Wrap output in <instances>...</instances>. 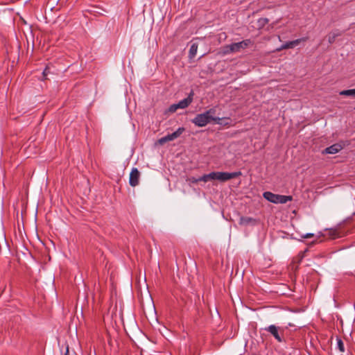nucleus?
<instances>
[{
	"instance_id": "1",
	"label": "nucleus",
	"mask_w": 355,
	"mask_h": 355,
	"mask_svg": "<svg viewBox=\"0 0 355 355\" xmlns=\"http://www.w3.org/2000/svg\"><path fill=\"white\" fill-rule=\"evenodd\" d=\"M254 42L250 39H246L239 42H235L223 47V53L225 54L239 53L245 49L253 46Z\"/></svg>"
},
{
	"instance_id": "2",
	"label": "nucleus",
	"mask_w": 355,
	"mask_h": 355,
	"mask_svg": "<svg viewBox=\"0 0 355 355\" xmlns=\"http://www.w3.org/2000/svg\"><path fill=\"white\" fill-rule=\"evenodd\" d=\"M241 173H227V172H212L213 180H217L220 182H225L239 175Z\"/></svg>"
},
{
	"instance_id": "3",
	"label": "nucleus",
	"mask_w": 355,
	"mask_h": 355,
	"mask_svg": "<svg viewBox=\"0 0 355 355\" xmlns=\"http://www.w3.org/2000/svg\"><path fill=\"white\" fill-rule=\"evenodd\" d=\"M191 121L198 127H204L211 121L209 119L208 116L204 112L202 114H197L196 117L191 120Z\"/></svg>"
},
{
	"instance_id": "4",
	"label": "nucleus",
	"mask_w": 355,
	"mask_h": 355,
	"mask_svg": "<svg viewBox=\"0 0 355 355\" xmlns=\"http://www.w3.org/2000/svg\"><path fill=\"white\" fill-rule=\"evenodd\" d=\"M307 40L306 37H302L300 39H297L293 41L286 42L284 44L282 45L279 48L277 49V51H280L284 49H293L298 44H300L302 42H305Z\"/></svg>"
},
{
	"instance_id": "5",
	"label": "nucleus",
	"mask_w": 355,
	"mask_h": 355,
	"mask_svg": "<svg viewBox=\"0 0 355 355\" xmlns=\"http://www.w3.org/2000/svg\"><path fill=\"white\" fill-rule=\"evenodd\" d=\"M140 173L137 168H133L130 173L129 183L132 187L139 184Z\"/></svg>"
},
{
	"instance_id": "6",
	"label": "nucleus",
	"mask_w": 355,
	"mask_h": 355,
	"mask_svg": "<svg viewBox=\"0 0 355 355\" xmlns=\"http://www.w3.org/2000/svg\"><path fill=\"white\" fill-rule=\"evenodd\" d=\"M265 330L270 333L278 342H282V338L280 336L281 329L274 324H271L265 328Z\"/></svg>"
},
{
	"instance_id": "7",
	"label": "nucleus",
	"mask_w": 355,
	"mask_h": 355,
	"mask_svg": "<svg viewBox=\"0 0 355 355\" xmlns=\"http://www.w3.org/2000/svg\"><path fill=\"white\" fill-rule=\"evenodd\" d=\"M343 149V146L340 144H335L331 146L326 148L323 151V154H336Z\"/></svg>"
},
{
	"instance_id": "8",
	"label": "nucleus",
	"mask_w": 355,
	"mask_h": 355,
	"mask_svg": "<svg viewBox=\"0 0 355 355\" xmlns=\"http://www.w3.org/2000/svg\"><path fill=\"white\" fill-rule=\"evenodd\" d=\"M193 96V92H191L187 98L180 101L178 103V106H179L180 109H184V108L187 107L192 102Z\"/></svg>"
},
{
	"instance_id": "9",
	"label": "nucleus",
	"mask_w": 355,
	"mask_h": 355,
	"mask_svg": "<svg viewBox=\"0 0 355 355\" xmlns=\"http://www.w3.org/2000/svg\"><path fill=\"white\" fill-rule=\"evenodd\" d=\"M263 196L267 200L273 203H278L279 195L274 194L270 191H266L263 193Z\"/></svg>"
},
{
	"instance_id": "10",
	"label": "nucleus",
	"mask_w": 355,
	"mask_h": 355,
	"mask_svg": "<svg viewBox=\"0 0 355 355\" xmlns=\"http://www.w3.org/2000/svg\"><path fill=\"white\" fill-rule=\"evenodd\" d=\"M184 130V129L183 128H179L175 132H173L172 134L167 135L166 137L168 141H171L177 139L182 134Z\"/></svg>"
},
{
	"instance_id": "11",
	"label": "nucleus",
	"mask_w": 355,
	"mask_h": 355,
	"mask_svg": "<svg viewBox=\"0 0 355 355\" xmlns=\"http://www.w3.org/2000/svg\"><path fill=\"white\" fill-rule=\"evenodd\" d=\"M257 220L251 217H241L239 224L241 225H255Z\"/></svg>"
},
{
	"instance_id": "12",
	"label": "nucleus",
	"mask_w": 355,
	"mask_h": 355,
	"mask_svg": "<svg viewBox=\"0 0 355 355\" xmlns=\"http://www.w3.org/2000/svg\"><path fill=\"white\" fill-rule=\"evenodd\" d=\"M205 113L208 116V118L210 121H214L217 123H218L219 121H220V118L214 117V115L216 114V109H214V108L209 109V110L206 111Z\"/></svg>"
},
{
	"instance_id": "13",
	"label": "nucleus",
	"mask_w": 355,
	"mask_h": 355,
	"mask_svg": "<svg viewBox=\"0 0 355 355\" xmlns=\"http://www.w3.org/2000/svg\"><path fill=\"white\" fill-rule=\"evenodd\" d=\"M197 50H198V44L192 43L190 46V49H189V58L190 59H192L196 56Z\"/></svg>"
},
{
	"instance_id": "14",
	"label": "nucleus",
	"mask_w": 355,
	"mask_h": 355,
	"mask_svg": "<svg viewBox=\"0 0 355 355\" xmlns=\"http://www.w3.org/2000/svg\"><path fill=\"white\" fill-rule=\"evenodd\" d=\"M340 35V33L338 32V31H335V32H332V33H330L328 35V42L329 44H333L335 40H336V38L338 36Z\"/></svg>"
},
{
	"instance_id": "15",
	"label": "nucleus",
	"mask_w": 355,
	"mask_h": 355,
	"mask_svg": "<svg viewBox=\"0 0 355 355\" xmlns=\"http://www.w3.org/2000/svg\"><path fill=\"white\" fill-rule=\"evenodd\" d=\"M290 200H291V196H282V195L278 196V203L284 204Z\"/></svg>"
},
{
	"instance_id": "16",
	"label": "nucleus",
	"mask_w": 355,
	"mask_h": 355,
	"mask_svg": "<svg viewBox=\"0 0 355 355\" xmlns=\"http://www.w3.org/2000/svg\"><path fill=\"white\" fill-rule=\"evenodd\" d=\"M199 180L200 181H203L205 182H207L209 180H213L212 173L204 175L203 176L200 178Z\"/></svg>"
},
{
	"instance_id": "17",
	"label": "nucleus",
	"mask_w": 355,
	"mask_h": 355,
	"mask_svg": "<svg viewBox=\"0 0 355 355\" xmlns=\"http://www.w3.org/2000/svg\"><path fill=\"white\" fill-rule=\"evenodd\" d=\"M340 94L344 96H355V89L343 90Z\"/></svg>"
},
{
	"instance_id": "18",
	"label": "nucleus",
	"mask_w": 355,
	"mask_h": 355,
	"mask_svg": "<svg viewBox=\"0 0 355 355\" xmlns=\"http://www.w3.org/2000/svg\"><path fill=\"white\" fill-rule=\"evenodd\" d=\"M269 22V19L268 18H260L258 19V24L260 28H263L265 25H266Z\"/></svg>"
},
{
	"instance_id": "19",
	"label": "nucleus",
	"mask_w": 355,
	"mask_h": 355,
	"mask_svg": "<svg viewBox=\"0 0 355 355\" xmlns=\"http://www.w3.org/2000/svg\"><path fill=\"white\" fill-rule=\"evenodd\" d=\"M337 345H338V348L339 349V350L341 352H343L345 351L343 342L341 340L338 339Z\"/></svg>"
},
{
	"instance_id": "20",
	"label": "nucleus",
	"mask_w": 355,
	"mask_h": 355,
	"mask_svg": "<svg viewBox=\"0 0 355 355\" xmlns=\"http://www.w3.org/2000/svg\"><path fill=\"white\" fill-rule=\"evenodd\" d=\"M178 109H180L179 106H178V103L177 104H173L171 105L170 107H169V112H175Z\"/></svg>"
},
{
	"instance_id": "21",
	"label": "nucleus",
	"mask_w": 355,
	"mask_h": 355,
	"mask_svg": "<svg viewBox=\"0 0 355 355\" xmlns=\"http://www.w3.org/2000/svg\"><path fill=\"white\" fill-rule=\"evenodd\" d=\"M168 142V140L166 139V137H162L161 139H159L158 140V143L160 144V145H163L165 143Z\"/></svg>"
},
{
	"instance_id": "22",
	"label": "nucleus",
	"mask_w": 355,
	"mask_h": 355,
	"mask_svg": "<svg viewBox=\"0 0 355 355\" xmlns=\"http://www.w3.org/2000/svg\"><path fill=\"white\" fill-rule=\"evenodd\" d=\"M49 68H45V69L42 72V77L43 78H46V76H47L49 73Z\"/></svg>"
},
{
	"instance_id": "23",
	"label": "nucleus",
	"mask_w": 355,
	"mask_h": 355,
	"mask_svg": "<svg viewBox=\"0 0 355 355\" xmlns=\"http://www.w3.org/2000/svg\"><path fill=\"white\" fill-rule=\"evenodd\" d=\"M313 236V234L312 233H309V234H304L302 236L303 238L304 239H309V238H311Z\"/></svg>"
},
{
	"instance_id": "24",
	"label": "nucleus",
	"mask_w": 355,
	"mask_h": 355,
	"mask_svg": "<svg viewBox=\"0 0 355 355\" xmlns=\"http://www.w3.org/2000/svg\"><path fill=\"white\" fill-rule=\"evenodd\" d=\"M190 180V181H191V182H192V183H197V182H200L199 178H190V180Z\"/></svg>"
},
{
	"instance_id": "25",
	"label": "nucleus",
	"mask_w": 355,
	"mask_h": 355,
	"mask_svg": "<svg viewBox=\"0 0 355 355\" xmlns=\"http://www.w3.org/2000/svg\"><path fill=\"white\" fill-rule=\"evenodd\" d=\"M279 20H277V21H276L275 22L272 23L271 24H270V26H270L271 28H272L274 27V26H275L277 23H278V22H279Z\"/></svg>"
},
{
	"instance_id": "26",
	"label": "nucleus",
	"mask_w": 355,
	"mask_h": 355,
	"mask_svg": "<svg viewBox=\"0 0 355 355\" xmlns=\"http://www.w3.org/2000/svg\"><path fill=\"white\" fill-rule=\"evenodd\" d=\"M306 252V250L302 253L301 258H300L301 259L304 257Z\"/></svg>"
},
{
	"instance_id": "27",
	"label": "nucleus",
	"mask_w": 355,
	"mask_h": 355,
	"mask_svg": "<svg viewBox=\"0 0 355 355\" xmlns=\"http://www.w3.org/2000/svg\"><path fill=\"white\" fill-rule=\"evenodd\" d=\"M64 355H69V347H67V351Z\"/></svg>"
}]
</instances>
